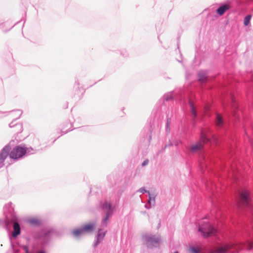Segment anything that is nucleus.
<instances>
[{"label":"nucleus","mask_w":253,"mask_h":253,"mask_svg":"<svg viewBox=\"0 0 253 253\" xmlns=\"http://www.w3.org/2000/svg\"><path fill=\"white\" fill-rule=\"evenodd\" d=\"M27 222L31 225L35 227H40L42 224V221L37 218H31L27 220Z\"/></svg>","instance_id":"obj_15"},{"label":"nucleus","mask_w":253,"mask_h":253,"mask_svg":"<svg viewBox=\"0 0 253 253\" xmlns=\"http://www.w3.org/2000/svg\"><path fill=\"white\" fill-rule=\"evenodd\" d=\"M2 112H0V113H2Z\"/></svg>","instance_id":"obj_35"},{"label":"nucleus","mask_w":253,"mask_h":253,"mask_svg":"<svg viewBox=\"0 0 253 253\" xmlns=\"http://www.w3.org/2000/svg\"><path fill=\"white\" fill-rule=\"evenodd\" d=\"M189 251L191 253H200L199 249L194 246H191L189 248Z\"/></svg>","instance_id":"obj_21"},{"label":"nucleus","mask_w":253,"mask_h":253,"mask_svg":"<svg viewBox=\"0 0 253 253\" xmlns=\"http://www.w3.org/2000/svg\"><path fill=\"white\" fill-rule=\"evenodd\" d=\"M4 213H8L9 216L11 217L15 216L14 206L11 202H9L5 205L4 208Z\"/></svg>","instance_id":"obj_13"},{"label":"nucleus","mask_w":253,"mask_h":253,"mask_svg":"<svg viewBox=\"0 0 253 253\" xmlns=\"http://www.w3.org/2000/svg\"><path fill=\"white\" fill-rule=\"evenodd\" d=\"M106 231H103L102 229H99L96 236V240L93 244V247L96 248L100 243L103 240Z\"/></svg>","instance_id":"obj_11"},{"label":"nucleus","mask_w":253,"mask_h":253,"mask_svg":"<svg viewBox=\"0 0 253 253\" xmlns=\"http://www.w3.org/2000/svg\"><path fill=\"white\" fill-rule=\"evenodd\" d=\"M175 145V146H178V143H176Z\"/></svg>","instance_id":"obj_34"},{"label":"nucleus","mask_w":253,"mask_h":253,"mask_svg":"<svg viewBox=\"0 0 253 253\" xmlns=\"http://www.w3.org/2000/svg\"><path fill=\"white\" fill-rule=\"evenodd\" d=\"M94 229L95 223H89L84 225L79 228L75 229L72 231V234L74 237L78 238L85 233H91Z\"/></svg>","instance_id":"obj_8"},{"label":"nucleus","mask_w":253,"mask_h":253,"mask_svg":"<svg viewBox=\"0 0 253 253\" xmlns=\"http://www.w3.org/2000/svg\"><path fill=\"white\" fill-rule=\"evenodd\" d=\"M231 206L235 212L248 211L253 215V200L247 188L240 187L235 190L234 201Z\"/></svg>","instance_id":"obj_1"},{"label":"nucleus","mask_w":253,"mask_h":253,"mask_svg":"<svg viewBox=\"0 0 253 253\" xmlns=\"http://www.w3.org/2000/svg\"><path fill=\"white\" fill-rule=\"evenodd\" d=\"M229 8V6L228 5L225 4L219 7L216 10L217 13L219 15H222L225 11Z\"/></svg>","instance_id":"obj_17"},{"label":"nucleus","mask_w":253,"mask_h":253,"mask_svg":"<svg viewBox=\"0 0 253 253\" xmlns=\"http://www.w3.org/2000/svg\"><path fill=\"white\" fill-rule=\"evenodd\" d=\"M9 126L10 127H13L14 126H19L21 128H22V126L20 124H14L13 121H12L9 124Z\"/></svg>","instance_id":"obj_23"},{"label":"nucleus","mask_w":253,"mask_h":253,"mask_svg":"<svg viewBox=\"0 0 253 253\" xmlns=\"http://www.w3.org/2000/svg\"><path fill=\"white\" fill-rule=\"evenodd\" d=\"M149 199L148 200V203L145 205V208L147 209H150L152 206H154L155 204V198L156 195L154 194H151L150 193H149Z\"/></svg>","instance_id":"obj_14"},{"label":"nucleus","mask_w":253,"mask_h":253,"mask_svg":"<svg viewBox=\"0 0 253 253\" xmlns=\"http://www.w3.org/2000/svg\"><path fill=\"white\" fill-rule=\"evenodd\" d=\"M192 113V115L194 117H196L197 116V112H195V111H193V112H191Z\"/></svg>","instance_id":"obj_29"},{"label":"nucleus","mask_w":253,"mask_h":253,"mask_svg":"<svg viewBox=\"0 0 253 253\" xmlns=\"http://www.w3.org/2000/svg\"><path fill=\"white\" fill-rule=\"evenodd\" d=\"M38 139H37V138H35V139H34V141H38Z\"/></svg>","instance_id":"obj_33"},{"label":"nucleus","mask_w":253,"mask_h":253,"mask_svg":"<svg viewBox=\"0 0 253 253\" xmlns=\"http://www.w3.org/2000/svg\"><path fill=\"white\" fill-rule=\"evenodd\" d=\"M161 237L150 233H145L142 234L143 243L149 249H153L159 246Z\"/></svg>","instance_id":"obj_3"},{"label":"nucleus","mask_w":253,"mask_h":253,"mask_svg":"<svg viewBox=\"0 0 253 253\" xmlns=\"http://www.w3.org/2000/svg\"><path fill=\"white\" fill-rule=\"evenodd\" d=\"M213 140L215 141V143H218V140L216 138H215L214 136H213Z\"/></svg>","instance_id":"obj_31"},{"label":"nucleus","mask_w":253,"mask_h":253,"mask_svg":"<svg viewBox=\"0 0 253 253\" xmlns=\"http://www.w3.org/2000/svg\"><path fill=\"white\" fill-rule=\"evenodd\" d=\"M21 233V228L19 223H16L13 226V231L12 233V236L16 238Z\"/></svg>","instance_id":"obj_16"},{"label":"nucleus","mask_w":253,"mask_h":253,"mask_svg":"<svg viewBox=\"0 0 253 253\" xmlns=\"http://www.w3.org/2000/svg\"><path fill=\"white\" fill-rule=\"evenodd\" d=\"M190 106H191V111H195L196 108L194 107V104L191 102L190 103Z\"/></svg>","instance_id":"obj_28"},{"label":"nucleus","mask_w":253,"mask_h":253,"mask_svg":"<svg viewBox=\"0 0 253 253\" xmlns=\"http://www.w3.org/2000/svg\"><path fill=\"white\" fill-rule=\"evenodd\" d=\"M198 231L200 232L203 237L207 238L213 236L215 233L216 230L210 223L204 221L199 224Z\"/></svg>","instance_id":"obj_4"},{"label":"nucleus","mask_w":253,"mask_h":253,"mask_svg":"<svg viewBox=\"0 0 253 253\" xmlns=\"http://www.w3.org/2000/svg\"><path fill=\"white\" fill-rule=\"evenodd\" d=\"M172 98L173 97L171 94H167L165 96V99L166 101L171 100L172 99Z\"/></svg>","instance_id":"obj_25"},{"label":"nucleus","mask_w":253,"mask_h":253,"mask_svg":"<svg viewBox=\"0 0 253 253\" xmlns=\"http://www.w3.org/2000/svg\"><path fill=\"white\" fill-rule=\"evenodd\" d=\"M99 208L101 210H107V211L105 213V216L102 220V225L103 226H106L107 224V221L110 217H111L113 212V208L112 204L108 201L101 202L99 204Z\"/></svg>","instance_id":"obj_6"},{"label":"nucleus","mask_w":253,"mask_h":253,"mask_svg":"<svg viewBox=\"0 0 253 253\" xmlns=\"http://www.w3.org/2000/svg\"><path fill=\"white\" fill-rule=\"evenodd\" d=\"M167 121L166 125V130L167 132H169L170 131V125L171 122V119L169 117V115H168Z\"/></svg>","instance_id":"obj_18"},{"label":"nucleus","mask_w":253,"mask_h":253,"mask_svg":"<svg viewBox=\"0 0 253 253\" xmlns=\"http://www.w3.org/2000/svg\"><path fill=\"white\" fill-rule=\"evenodd\" d=\"M234 246V245L232 244L218 243L209 251V253H227Z\"/></svg>","instance_id":"obj_9"},{"label":"nucleus","mask_w":253,"mask_h":253,"mask_svg":"<svg viewBox=\"0 0 253 253\" xmlns=\"http://www.w3.org/2000/svg\"><path fill=\"white\" fill-rule=\"evenodd\" d=\"M53 230L51 229H46L41 231L36 235L38 242L44 246L48 243L52 235Z\"/></svg>","instance_id":"obj_5"},{"label":"nucleus","mask_w":253,"mask_h":253,"mask_svg":"<svg viewBox=\"0 0 253 253\" xmlns=\"http://www.w3.org/2000/svg\"><path fill=\"white\" fill-rule=\"evenodd\" d=\"M210 141V138L203 130H202L199 140L195 144L191 145L188 148V151L192 154H201L204 151L205 145Z\"/></svg>","instance_id":"obj_2"},{"label":"nucleus","mask_w":253,"mask_h":253,"mask_svg":"<svg viewBox=\"0 0 253 253\" xmlns=\"http://www.w3.org/2000/svg\"><path fill=\"white\" fill-rule=\"evenodd\" d=\"M199 77V80L201 82H204L207 78V76L205 73H200L198 75Z\"/></svg>","instance_id":"obj_19"},{"label":"nucleus","mask_w":253,"mask_h":253,"mask_svg":"<svg viewBox=\"0 0 253 253\" xmlns=\"http://www.w3.org/2000/svg\"><path fill=\"white\" fill-rule=\"evenodd\" d=\"M138 191L140 192V193H142V194L146 193L149 194V193H150V192L149 191H148V190L145 189V187H141V188H140L138 190Z\"/></svg>","instance_id":"obj_24"},{"label":"nucleus","mask_w":253,"mask_h":253,"mask_svg":"<svg viewBox=\"0 0 253 253\" xmlns=\"http://www.w3.org/2000/svg\"><path fill=\"white\" fill-rule=\"evenodd\" d=\"M215 123L216 126L219 128H226L225 123L222 116L219 113H216L215 116Z\"/></svg>","instance_id":"obj_12"},{"label":"nucleus","mask_w":253,"mask_h":253,"mask_svg":"<svg viewBox=\"0 0 253 253\" xmlns=\"http://www.w3.org/2000/svg\"><path fill=\"white\" fill-rule=\"evenodd\" d=\"M25 149L26 150V155H31L33 154H35L36 152V150L34 149L32 147H25Z\"/></svg>","instance_id":"obj_20"},{"label":"nucleus","mask_w":253,"mask_h":253,"mask_svg":"<svg viewBox=\"0 0 253 253\" xmlns=\"http://www.w3.org/2000/svg\"><path fill=\"white\" fill-rule=\"evenodd\" d=\"M11 148L10 144L5 146L0 151V169L4 166V162L9 154Z\"/></svg>","instance_id":"obj_10"},{"label":"nucleus","mask_w":253,"mask_h":253,"mask_svg":"<svg viewBox=\"0 0 253 253\" xmlns=\"http://www.w3.org/2000/svg\"><path fill=\"white\" fill-rule=\"evenodd\" d=\"M9 157L13 160H19L26 155V150L25 145H19L13 148L10 153L9 152Z\"/></svg>","instance_id":"obj_7"},{"label":"nucleus","mask_w":253,"mask_h":253,"mask_svg":"<svg viewBox=\"0 0 253 253\" xmlns=\"http://www.w3.org/2000/svg\"><path fill=\"white\" fill-rule=\"evenodd\" d=\"M172 145H173V144L172 143H170L169 144L166 145L165 146V148H167L168 147H169V146H172Z\"/></svg>","instance_id":"obj_30"},{"label":"nucleus","mask_w":253,"mask_h":253,"mask_svg":"<svg viewBox=\"0 0 253 253\" xmlns=\"http://www.w3.org/2000/svg\"><path fill=\"white\" fill-rule=\"evenodd\" d=\"M148 163H149V161L148 159H146L145 160H144L142 163L141 164V166L142 167H144V166H145L146 165H147L148 164Z\"/></svg>","instance_id":"obj_26"},{"label":"nucleus","mask_w":253,"mask_h":253,"mask_svg":"<svg viewBox=\"0 0 253 253\" xmlns=\"http://www.w3.org/2000/svg\"><path fill=\"white\" fill-rule=\"evenodd\" d=\"M67 126H70V127H71V126H72L71 123V122H70V123H67Z\"/></svg>","instance_id":"obj_32"},{"label":"nucleus","mask_w":253,"mask_h":253,"mask_svg":"<svg viewBox=\"0 0 253 253\" xmlns=\"http://www.w3.org/2000/svg\"><path fill=\"white\" fill-rule=\"evenodd\" d=\"M252 16L251 15H248L246 16L244 18V24L245 26H248L250 23V20L251 19Z\"/></svg>","instance_id":"obj_22"},{"label":"nucleus","mask_w":253,"mask_h":253,"mask_svg":"<svg viewBox=\"0 0 253 253\" xmlns=\"http://www.w3.org/2000/svg\"><path fill=\"white\" fill-rule=\"evenodd\" d=\"M69 131V129L65 130V127H63V128L61 129V132H63L64 134L66 133H67V132H68Z\"/></svg>","instance_id":"obj_27"}]
</instances>
